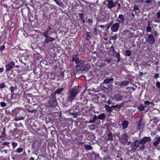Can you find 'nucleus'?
<instances>
[{
    "instance_id": "obj_1",
    "label": "nucleus",
    "mask_w": 160,
    "mask_h": 160,
    "mask_svg": "<svg viewBox=\"0 0 160 160\" xmlns=\"http://www.w3.org/2000/svg\"><path fill=\"white\" fill-rule=\"evenodd\" d=\"M78 87L75 86L69 91V94L67 99L68 102H72L75 98L76 95L79 92Z\"/></svg>"
},
{
    "instance_id": "obj_2",
    "label": "nucleus",
    "mask_w": 160,
    "mask_h": 160,
    "mask_svg": "<svg viewBox=\"0 0 160 160\" xmlns=\"http://www.w3.org/2000/svg\"><path fill=\"white\" fill-rule=\"evenodd\" d=\"M57 104V103L55 93H52L50 96L49 98V105L51 107H55Z\"/></svg>"
},
{
    "instance_id": "obj_3",
    "label": "nucleus",
    "mask_w": 160,
    "mask_h": 160,
    "mask_svg": "<svg viewBox=\"0 0 160 160\" xmlns=\"http://www.w3.org/2000/svg\"><path fill=\"white\" fill-rule=\"evenodd\" d=\"M42 34L45 37L44 41L46 43L52 42L54 40V38L48 35V33L47 32H43Z\"/></svg>"
},
{
    "instance_id": "obj_4",
    "label": "nucleus",
    "mask_w": 160,
    "mask_h": 160,
    "mask_svg": "<svg viewBox=\"0 0 160 160\" xmlns=\"http://www.w3.org/2000/svg\"><path fill=\"white\" fill-rule=\"evenodd\" d=\"M146 40L151 45L153 44L155 41L154 36L151 34L148 35Z\"/></svg>"
},
{
    "instance_id": "obj_5",
    "label": "nucleus",
    "mask_w": 160,
    "mask_h": 160,
    "mask_svg": "<svg viewBox=\"0 0 160 160\" xmlns=\"http://www.w3.org/2000/svg\"><path fill=\"white\" fill-rule=\"evenodd\" d=\"M119 27V24L118 22H116L112 24L111 26V30L112 32H117L118 30Z\"/></svg>"
},
{
    "instance_id": "obj_6",
    "label": "nucleus",
    "mask_w": 160,
    "mask_h": 160,
    "mask_svg": "<svg viewBox=\"0 0 160 160\" xmlns=\"http://www.w3.org/2000/svg\"><path fill=\"white\" fill-rule=\"evenodd\" d=\"M150 141L151 138L150 137H145L141 139L138 141V143L141 144H144Z\"/></svg>"
},
{
    "instance_id": "obj_7",
    "label": "nucleus",
    "mask_w": 160,
    "mask_h": 160,
    "mask_svg": "<svg viewBox=\"0 0 160 160\" xmlns=\"http://www.w3.org/2000/svg\"><path fill=\"white\" fill-rule=\"evenodd\" d=\"M145 125V122L141 118L139 119L137 123V127L138 129H140L142 128Z\"/></svg>"
},
{
    "instance_id": "obj_8",
    "label": "nucleus",
    "mask_w": 160,
    "mask_h": 160,
    "mask_svg": "<svg viewBox=\"0 0 160 160\" xmlns=\"http://www.w3.org/2000/svg\"><path fill=\"white\" fill-rule=\"evenodd\" d=\"M15 65V62L13 61L9 63L8 64L6 65V72L8 71L11 70L13 66Z\"/></svg>"
},
{
    "instance_id": "obj_9",
    "label": "nucleus",
    "mask_w": 160,
    "mask_h": 160,
    "mask_svg": "<svg viewBox=\"0 0 160 160\" xmlns=\"http://www.w3.org/2000/svg\"><path fill=\"white\" fill-rule=\"evenodd\" d=\"M84 63L85 62L83 60H81L77 64L75 67L77 71L81 70V69H79V68H81L83 67Z\"/></svg>"
},
{
    "instance_id": "obj_10",
    "label": "nucleus",
    "mask_w": 160,
    "mask_h": 160,
    "mask_svg": "<svg viewBox=\"0 0 160 160\" xmlns=\"http://www.w3.org/2000/svg\"><path fill=\"white\" fill-rule=\"evenodd\" d=\"M126 102H121L120 104H118L116 105H112V107L113 108H116L119 110L120 108L124 106Z\"/></svg>"
},
{
    "instance_id": "obj_11",
    "label": "nucleus",
    "mask_w": 160,
    "mask_h": 160,
    "mask_svg": "<svg viewBox=\"0 0 160 160\" xmlns=\"http://www.w3.org/2000/svg\"><path fill=\"white\" fill-rule=\"evenodd\" d=\"M108 8L109 9H111L114 7L116 6V3L113 2L112 0H108Z\"/></svg>"
},
{
    "instance_id": "obj_12",
    "label": "nucleus",
    "mask_w": 160,
    "mask_h": 160,
    "mask_svg": "<svg viewBox=\"0 0 160 160\" xmlns=\"http://www.w3.org/2000/svg\"><path fill=\"white\" fill-rule=\"evenodd\" d=\"M119 19H118L117 21L120 23H122L125 20V18L124 16L122 14H120L118 16Z\"/></svg>"
},
{
    "instance_id": "obj_13",
    "label": "nucleus",
    "mask_w": 160,
    "mask_h": 160,
    "mask_svg": "<svg viewBox=\"0 0 160 160\" xmlns=\"http://www.w3.org/2000/svg\"><path fill=\"white\" fill-rule=\"evenodd\" d=\"M114 98L117 101H120L122 99L123 96L121 94H115Z\"/></svg>"
},
{
    "instance_id": "obj_14",
    "label": "nucleus",
    "mask_w": 160,
    "mask_h": 160,
    "mask_svg": "<svg viewBox=\"0 0 160 160\" xmlns=\"http://www.w3.org/2000/svg\"><path fill=\"white\" fill-rule=\"evenodd\" d=\"M3 37V39L4 40L8 39L10 37L9 34L8 33H4L2 34L1 37Z\"/></svg>"
},
{
    "instance_id": "obj_15",
    "label": "nucleus",
    "mask_w": 160,
    "mask_h": 160,
    "mask_svg": "<svg viewBox=\"0 0 160 160\" xmlns=\"http://www.w3.org/2000/svg\"><path fill=\"white\" fill-rule=\"evenodd\" d=\"M132 150H136L137 147L139 146V143H137L136 142H133L131 145Z\"/></svg>"
},
{
    "instance_id": "obj_16",
    "label": "nucleus",
    "mask_w": 160,
    "mask_h": 160,
    "mask_svg": "<svg viewBox=\"0 0 160 160\" xmlns=\"http://www.w3.org/2000/svg\"><path fill=\"white\" fill-rule=\"evenodd\" d=\"M14 23L12 21H8L7 24V27L9 29L12 28L14 26Z\"/></svg>"
},
{
    "instance_id": "obj_17",
    "label": "nucleus",
    "mask_w": 160,
    "mask_h": 160,
    "mask_svg": "<svg viewBox=\"0 0 160 160\" xmlns=\"http://www.w3.org/2000/svg\"><path fill=\"white\" fill-rule=\"evenodd\" d=\"M129 122L127 120H125L122 123V128L123 129H126L128 126Z\"/></svg>"
},
{
    "instance_id": "obj_18",
    "label": "nucleus",
    "mask_w": 160,
    "mask_h": 160,
    "mask_svg": "<svg viewBox=\"0 0 160 160\" xmlns=\"http://www.w3.org/2000/svg\"><path fill=\"white\" fill-rule=\"evenodd\" d=\"M104 108L107 110V112L108 113H110L112 112V108H113L112 107V106L110 107L108 105H105Z\"/></svg>"
},
{
    "instance_id": "obj_19",
    "label": "nucleus",
    "mask_w": 160,
    "mask_h": 160,
    "mask_svg": "<svg viewBox=\"0 0 160 160\" xmlns=\"http://www.w3.org/2000/svg\"><path fill=\"white\" fill-rule=\"evenodd\" d=\"M119 138L121 140H124L126 141H127L128 140V137L125 134H123L121 136H120Z\"/></svg>"
},
{
    "instance_id": "obj_20",
    "label": "nucleus",
    "mask_w": 160,
    "mask_h": 160,
    "mask_svg": "<svg viewBox=\"0 0 160 160\" xmlns=\"http://www.w3.org/2000/svg\"><path fill=\"white\" fill-rule=\"evenodd\" d=\"M108 138L107 139L108 141H113L114 140V138L112 132L108 133L107 135Z\"/></svg>"
},
{
    "instance_id": "obj_21",
    "label": "nucleus",
    "mask_w": 160,
    "mask_h": 160,
    "mask_svg": "<svg viewBox=\"0 0 160 160\" xmlns=\"http://www.w3.org/2000/svg\"><path fill=\"white\" fill-rule=\"evenodd\" d=\"M79 59L77 57V56L75 55L72 58V62H74L77 64L79 62Z\"/></svg>"
},
{
    "instance_id": "obj_22",
    "label": "nucleus",
    "mask_w": 160,
    "mask_h": 160,
    "mask_svg": "<svg viewBox=\"0 0 160 160\" xmlns=\"http://www.w3.org/2000/svg\"><path fill=\"white\" fill-rule=\"evenodd\" d=\"M129 82L128 81H123L119 84L121 86H125L128 85Z\"/></svg>"
},
{
    "instance_id": "obj_23",
    "label": "nucleus",
    "mask_w": 160,
    "mask_h": 160,
    "mask_svg": "<svg viewBox=\"0 0 160 160\" xmlns=\"http://www.w3.org/2000/svg\"><path fill=\"white\" fill-rule=\"evenodd\" d=\"M81 68H79L81 71H87L90 68V66L88 64H86L83 65V67Z\"/></svg>"
},
{
    "instance_id": "obj_24",
    "label": "nucleus",
    "mask_w": 160,
    "mask_h": 160,
    "mask_svg": "<svg viewBox=\"0 0 160 160\" xmlns=\"http://www.w3.org/2000/svg\"><path fill=\"white\" fill-rule=\"evenodd\" d=\"M114 79L113 78H107L105 79L103 82V83L107 84L108 83L111 82H112Z\"/></svg>"
},
{
    "instance_id": "obj_25",
    "label": "nucleus",
    "mask_w": 160,
    "mask_h": 160,
    "mask_svg": "<svg viewBox=\"0 0 160 160\" xmlns=\"http://www.w3.org/2000/svg\"><path fill=\"white\" fill-rule=\"evenodd\" d=\"M63 88H60L57 89L54 92L52 93H55V95L56 96V94H59L63 90Z\"/></svg>"
},
{
    "instance_id": "obj_26",
    "label": "nucleus",
    "mask_w": 160,
    "mask_h": 160,
    "mask_svg": "<svg viewBox=\"0 0 160 160\" xmlns=\"http://www.w3.org/2000/svg\"><path fill=\"white\" fill-rule=\"evenodd\" d=\"M21 109L20 108H16L12 110V112L15 114L18 113L20 111V110Z\"/></svg>"
},
{
    "instance_id": "obj_27",
    "label": "nucleus",
    "mask_w": 160,
    "mask_h": 160,
    "mask_svg": "<svg viewBox=\"0 0 160 160\" xmlns=\"http://www.w3.org/2000/svg\"><path fill=\"white\" fill-rule=\"evenodd\" d=\"M24 118L22 116H19L18 117H16L14 119V120L15 121H18L19 120H21L24 119Z\"/></svg>"
},
{
    "instance_id": "obj_28",
    "label": "nucleus",
    "mask_w": 160,
    "mask_h": 160,
    "mask_svg": "<svg viewBox=\"0 0 160 160\" xmlns=\"http://www.w3.org/2000/svg\"><path fill=\"white\" fill-rule=\"evenodd\" d=\"M97 118L99 119H103V118H105V114L104 113L101 114L99 115Z\"/></svg>"
},
{
    "instance_id": "obj_29",
    "label": "nucleus",
    "mask_w": 160,
    "mask_h": 160,
    "mask_svg": "<svg viewBox=\"0 0 160 160\" xmlns=\"http://www.w3.org/2000/svg\"><path fill=\"white\" fill-rule=\"evenodd\" d=\"M133 10L135 11V14H136L137 12V11L139 12L140 9L138 7V6L135 5L133 6Z\"/></svg>"
},
{
    "instance_id": "obj_30",
    "label": "nucleus",
    "mask_w": 160,
    "mask_h": 160,
    "mask_svg": "<svg viewBox=\"0 0 160 160\" xmlns=\"http://www.w3.org/2000/svg\"><path fill=\"white\" fill-rule=\"evenodd\" d=\"M85 149L86 150H91L92 149V147L90 145H85L84 146Z\"/></svg>"
},
{
    "instance_id": "obj_31",
    "label": "nucleus",
    "mask_w": 160,
    "mask_h": 160,
    "mask_svg": "<svg viewBox=\"0 0 160 160\" xmlns=\"http://www.w3.org/2000/svg\"><path fill=\"white\" fill-rule=\"evenodd\" d=\"M88 128L90 130L92 131L95 129V124L89 125Z\"/></svg>"
},
{
    "instance_id": "obj_32",
    "label": "nucleus",
    "mask_w": 160,
    "mask_h": 160,
    "mask_svg": "<svg viewBox=\"0 0 160 160\" xmlns=\"http://www.w3.org/2000/svg\"><path fill=\"white\" fill-rule=\"evenodd\" d=\"M159 142H160V140L159 138H158V139H157L156 141L153 143V145L154 146H157Z\"/></svg>"
},
{
    "instance_id": "obj_33",
    "label": "nucleus",
    "mask_w": 160,
    "mask_h": 160,
    "mask_svg": "<svg viewBox=\"0 0 160 160\" xmlns=\"http://www.w3.org/2000/svg\"><path fill=\"white\" fill-rule=\"evenodd\" d=\"M120 134L119 132H117L114 133L113 134H112L114 139H116V136L118 137L119 138L120 137Z\"/></svg>"
},
{
    "instance_id": "obj_34",
    "label": "nucleus",
    "mask_w": 160,
    "mask_h": 160,
    "mask_svg": "<svg viewBox=\"0 0 160 160\" xmlns=\"http://www.w3.org/2000/svg\"><path fill=\"white\" fill-rule=\"evenodd\" d=\"M160 22V20H158V19H156L154 21H153L152 22V24L154 26H157V24H156V23L157 22L158 23H159Z\"/></svg>"
},
{
    "instance_id": "obj_35",
    "label": "nucleus",
    "mask_w": 160,
    "mask_h": 160,
    "mask_svg": "<svg viewBox=\"0 0 160 160\" xmlns=\"http://www.w3.org/2000/svg\"><path fill=\"white\" fill-rule=\"evenodd\" d=\"M98 118L96 115H95L93 117V119L92 120H91L89 122V123H91L95 122L96 119Z\"/></svg>"
},
{
    "instance_id": "obj_36",
    "label": "nucleus",
    "mask_w": 160,
    "mask_h": 160,
    "mask_svg": "<svg viewBox=\"0 0 160 160\" xmlns=\"http://www.w3.org/2000/svg\"><path fill=\"white\" fill-rule=\"evenodd\" d=\"M23 148H18L17 149L16 152L17 153H20L22 152Z\"/></svg>"
},
{
    "instance_id": "obj_37",
    "label": "nucleus",
    "mask_w": 160,
    "mask_h": 160,
    "mask_svg": "<svg viewBox=\"0 0 160 160\" xmlns=\"http://www.w3.org/2000/svg\"><path fill=\"white\" fill-rule=\"evenodd\" d=\"M18 130V128H14L12 132V135L15 136L17 133V131Z\"/></svg>"
},
{
    "instance_id": "obj_38",
    "label": "nucleus",
    "mask_w": 160,
    "mask_h": 160,
    "mask_svg": "<svg viewBox=\"0 0 160 160\" xmlns=\"http://www.w3.org/2000/svg\"><path fill=\"white\" fill-rule=\"evenodd\" d=\"M144 108L145 107L144 106L141 105L138 107V109L140 110L143 111L144 110Z\"/></svg>"
},
{
    "instance_id": "obj_39",
    "label": "nucleus",
    "mask_w": 160,
    "mask_h": 160,
    "mask_svg": "<svg viewBox=\"0 0 160 160\" xmlns=\"http://www.w3.org/2000/svg\"><path fill=\"white\" fill-rule=\"evenodd\" d=\"M152 33L154 35V36L157 37L159 35V33L156 31H155L154 29L153 30V32Z\"/></svg>"
},
{
    "instance_id": "obj_40",
    "label": "nucleus",
    "mask_w": 160,
    "mask_h": 160,
    "mask_svg": "<svg viewBox=\"0 0 160 160\" xmlns=\"http://www.w3.org/2000/svg\"><path fill=\"white\" fill-rule=\"evenodd\" d=\"M87 36L85 38V39L86 40H88L91 37L90 35V33L89 32H87Z\"/></svg>"
},
{
    "instance_id": "obj_41",
    "label": "nucleus",
    "mask_w": 160,
    "mask_h": 160,
    "mask_svg": "<svg viewBox=\"0 0 160 160\" xmlns=\"http://www.w3.org/2000/svg\"><path fill=\"white\" fill-rule=\"evenodd\" d=\"M10 90L11 91V93L12 96H13L14 94V91L15 89V88L14 87H11L10 88Z\"/></svg>"
},
{
    "instance_id": "obj_42",
    "label": "nucleus",
    "mask_w": 160,
    "mask_h": 160,
    "mask_svg": "<svg viewBox=\"0 0 160 160\" xmlns=\"http://www.w3.org/2000/svg\"><path fill=\"white\" fill-rule=\"evenodd\" d=\"M131 52L130 50H126L125 52L126 54L128 57L131 55Z\"/></svg>"
},
{
    "instance_id": "obj_43",
    "label": "nucleus",
    "mask_w": 160,
    "mask_h": 160,
    "mask_svg": "<svg viewBox=\"0 0 160 160\" xmlns=\"http://www.w3.org/2000/svg\"><path fill=\"white\" fill-rule=\"evenodd\" d=\"M106 65V64L104 62H102L99 65H98V66L99 68H101L105 66Z\"/></svg>"
},
{
    "instance_id": "obj_44",
    "label": "nucleus",
    "mask_w": 160,
    "mask_h": 160,
    "mask_svg": "<svg viewBox=\"0 0 160 160\" xmlns=\"http://www.w3.org/2000/svg\"><path fill=\"white\" fill-rule=\"evenodd\" d=\"M54 1L56 2L57 4L59 6H61L62 4V3L61 2H59L57 0H54Z\"/></svg>"
},
{
    "instance_id": "obj_45",
    "label": "nucleus",
    "mask_w": 160,
    "mask_h": 160,
    "mask_svg": "<svg viewBox=\"0 0 160 160\" xmlns=\"http://www.w3.org/2000/svg\"><path fill=\"white\" fill-rule=\"evenodd\" d=\"M70 114L71 115L73 116L74 118H76L78 115V113L76 112H70Z\"/></svg>"
},
{
    "instance_id": "obj_46",
    "label": "nucleus",
    "mask_w": 160,
    "mask_h": 160,
    "mask_svg": "<svg viewBox=\"0 0 160 160\" xmlns=\"http://www.w3.org/2000/svg\"><path fill=\"white\" fill-rule=\"evenodd\" d=\"M110 51L111 52H112L113 53H115V51L113 46H111V47L109 48Z\"/></svg>"
},
{
    "instance_id": "obj_47",
    "label": "nucleus",
    "mask_w": 160,
    "mask_h": 160,
    "mask_svg": "<svg viewBox=\"0 0 160 160\" xmlns=\"http://www.w3.org/2000/svg\"><path fill=\"white\" fill-rule=\"evenodd\" d=\"M7 104L4 102H0V105L2 107H5L6 106Z\"/></svg>"
},
{
    "instance_id": "obj_48",
    "label": "nucleus",
    "mask_w": 160,
    "mask_h": 160,
    "mask_svg": "<svg viewBox=\"0 0 160 160\" xmlns=\"http://www.w3.org/2000/svg\"><path fill=\"white\" fill-rule=\"evenodd\" d=\"M12 145L13 148H15L17 146L18 144L16 142H13L12 143Z\"/></svg>"
},
{
    "instance_id": "obj_49",
    "label": "nucleus",
    "mask_w": 160,
    "mask_h": 160,
    "mask_svg": "<svg viewBox=\"0 0 160 160\" xmlns=\"http://www.w3.org/2000/svg\"><path fill=\"white\" fill-rule=\"evenodd\" d=\"M117 35L116 34L114 36H113L111 37V39L114 40L115 41L117 39Z\"/></svg>"
},
{
    "instance_id": "obj_50",
    "label": "nucleus",
    "mask_w": 160,
    "mask_h": 160,
    "mask_svg": "<svg viewBox=\"0 0 160 160\" xmlns=\"http://www.w3.org/2000/svg\"><path fill=\"white\" fill-rule=\"evenodd\" d=\"M146 30L148 32H151V27L150 26L146 28Z\"/></svg>"
},
{
    "instance_id": "obj_51",
    "label": "nucleus",
    "mask_w": 160,
    "mask_h": 160,
    "mask_svg": "<svg viewBox=\"0 0 160 160\" xmlns=\"http://www.w3.org/2000/svg\"><path fill=\"white\" fill-rule=\"evenodd\" d=\"M36 110L35 109H33L32 110H30L29 109H28V111L29 112H32V113H34V112H36Z\"/></svg>"
},
{
    "instance_id": "obj_52",
    "label": "nucleus",
    "mask_w": 160,
    "mask_h": 160,
    "mask_svg": "<svg viewBox=\"0 0 160 160\" xmlns=\"http://www.w3.org/2000/svg\"><path fill=\"white\" fill-rule=\"evenodd\" d=\"M51 28H52L50 26H48V27H47V29L45 32H47V33H48V32L51 29Z\"/></svg>"
},
{
    "instance_id": "obj_53",
    "label": "nucleus",
    "mask_w": 160,
    "mask_h": 160,
    "mask_svg": "<svg viewBox=\"0 0 160 160\" xmlns=\"http://www.w3.org/2000/svg\"><path fill=\"white\" fill-rule=\"evenodd\" d=\"M156 85L157 88H160V82L159 81L157 82L156 83Z\"/></svg>"
},
{
    "instance_id": "obj_54",
    "label": "nucleus",
    "mask_w": 160,
    "mask_h": 160,
    "mask_svg": "<svg viewBox=\"0 0 160 160\" xmlns=\"http://www.w3.org/2000/svg\"><path fill=\"white\" fill-rule=\"evenodd\" d=\"M5 87V85L3 83H2L0 84V88H3Z\"/></svg>"
},
{
    "instance_id": "obj_55",
    "label": "nucleus",
    "mask_w": 160,
    "mask_h": 160,
    "mask_svg": "<svg viewBox=\"0 0 160 160\" xmlns=\"http://www.w3.org/2000/svg\"><path fill=\"white\" fill-rule=\"evenodd\" d=\"M152 102H150L149 101H146L145 102H144V104L145 105H148L150 104H152Z\"/></svg>"
},
{
    "instance_id": "obj_56",
    "label": "nucleus",
    "mask_w": 160,
    "mask_h": 160,
    "mask_svg": "<svg viewBox=\"0 0 160 160\" xmlns=\"http://www.w3.org/2000/svg\"><path fill=\"white\" fill-rule=\"evenodd\" d=\"M5 131H6L5 128H3V131L2 132V135L4 136H5L6 135V133H5Z\"/></svg>"
},
{
    "instance_id": "obj_57",
    "label": "nucleus",
    "mask_w": 160,
    "mask_h": 160,
    "mask_svg": "<svg viewBox=\"0 0 160 160\" xmlns=\"http://www.w3.org/2000/svg\"><path fill=\"white\" fill-rule=\"evenodd\" d=\"M145 148V145H144V144H142V145L141 146H140L139 149L143 150Z\"/></svg>"
},
{
    "instance_id": "obj_58",
    "label": "nucleus",
    "mask_w": 160,
    "mask_h": 160,
    "mask_svg": "<svg viewBox=\"0 0 160 160\" xmlns=\"http://www.w3.org/2000/svg\"><path fill=\"white\" fill-rule=\"evenodd\" d=\"M112 22H110L108 24V26H107V28L108 29H109L110 27H111V26L112 25Z\"/></svg>"
},
{
    "instance_id": "obj_59",
    "label": "nucleus",
    "mask_w": 160,
    "mask_h": 160,
    "mask_svg": "<svg viewBox=\"0 0 160 160\" xmlns=\"http://www.w3.org/2000/svg\"><path fill=\"white\" fill-rule=\"evenodd\" d=\"M64 73L63 72H61L60 73L59 76H60V77L63 78H64Z\"/></svg>"
},
{
    "instance_id": "obj_60",
    "label": "nucleus",
    "mask_w": 160,
    "mask_h": 160,
    "mask_svg": "<svg viewBox=\"0 0 160 160\" xmlns=\"http://www.w3.org/2000/svg\"><path fill=\"white\" fill-rule=\"evenodd\" d=\"M104 61L107 62L108 63H109L111 62V59H108L107 60H105Z\"/></svg>"
},
{
    "instance_id": "obj_61",
    "label": "nucleus",
    "mask_w": 160,
    "mask_h": 160,
    "mask_svg": "<svg viewBox=\"0 0 160 160\" xmlns=\"http://www.w3.org/2000/svg\"><path fill=\"white\" fill-rule=\"evenodd\" d=\"M5 46H2L0 48V50L1 51H3L4 49Z\"/></svg>"
},
{
    "instance_id": "obj_62",
    "label": "nucleus",
    "mask_w": 160,
    "mask_h": 160,
    "mask_svg": "<svg viewBox=\"0 0 160 160\" xmlns=\"http://www.w3.org/2000/svg\"><path fill=\"white\" fill-rule=\"evenodd\" d=\"M157 17L158 18H160V11L157 13Z\"/></svg>"
},
{
    "instance_id": "obj_63",
    "label": "nucleus",
    "mask_w": 160,
    "mask_h": 160,
    "mask_svg": "<svg viewBox=\"0 0 160 160\" xmlns=\"http://www.w3.org/2000/svg\"><path fill=\"white\" fill-rule=\"evenodd\" d=\"M79 17L80 18H82L83 16V14L82 13H81L79 14Z\"/></svg>"
},
{
    "instance_id": "obj_64",
    "label": "nucleus",
    "mask_w": 160,
    "mask_h": 160,
    "mask_svg": "<svg viewBox=\"0 0 160 160\" xmlns=\"http://www.w3.org/2000/svg\"><path fill=\"white\" fill-rule=\"evenodd\" d=\"M152 0H147L145 1V3H151L152 2Z\"/></svg>"
}]
</instances>
